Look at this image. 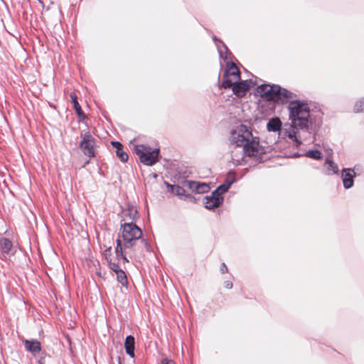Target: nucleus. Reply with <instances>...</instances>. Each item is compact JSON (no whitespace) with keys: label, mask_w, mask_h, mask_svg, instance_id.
I'll return each instance as SVG.
<instances>
[{"label":"nucleus","mask_w":364,"mask_h":364,"mask_svg":"<svg viewBox=\"0 0 364 364\" xmlns=\"http://www.w3.org/2000/svg\"><path fill=\"white\" fill-rule=\"evenodd\" d=\"M282 122L278 117H274L268 122L267 124V129L269 132H277L279 131L280 134L282 133L281 129Z\"/></svg>","instance_id":"nucleus-20"},{"label":"nucleus","mask_w":364,"mask_h":364,"mask_svg":"<svg viewBox=\"0 0 364 364\" xmlns=\"http://www.w3.org/2000/svg\"><path fill=\"white\" fill-rule=\"evenodd\" d=\"M355 173L353 169L343 168L342 171V181L345 188L348 189L353 186V178Z\"/></svg>","instance_id":"nucleus-13"},{"label":"nucleus","mask_w":364,"mask_h":364,"mask_svg":"<svg viewBox=\"0 0 364 364\" xmlns=\"http://www.w3.org/2000/svg\"><path fill=\"white\" fill-rule=\"evenodd\" d=\"M184 186L188 187L190 190L196 191L198 193H206L210 189V187L207 183H199L193 181H184Z\"/></svg>","instance_id":"nucleus-11"},{"label":"nucleus","mask_w":364,"mask_h":364,"mask_svg":"<svg viewBox=\"0 0 364 364\" xmlns=\"http://www.w3.org/2000/svg\"><path fill=\"white\" fill-rule=\"evenodd\" d=\"M120 231L124 240V248L128 250L133 248L136 242L140 241L141 245L147 251H149L148 242L141 238L142 231L134 223H121Z\"/></svg>","instance_id":"nucleus-3"},{"label":"nucleus","mask_w":364,"mask_h":364,"mask_svg":"<svg viewBox=\"0 0 364 364\" xmlns=\"http://www.w3.org/2000/svg\"><path fill=\"white\" fill-rule=\"evenodd\" d=\"M223 197H218L215 195L207 196L204 198L203 203L205 208L209 210H212L215 208L218 207L223 202Z\"/></svg>","instance_id":"nucleus-12"},{"label":"nucleus","mask_w":364,"mask_h":364,"mask_svg":"<svg viewBox=\"0 0 364 364\" xmlns=\"http://www.w3.org/2000/svg\"><path fill=\"white\" fill-rule=\"evenodd\" d=\"M161 364H175V363L171 359L163 358L161 360Z\"/></svg>","instance_id":"nucleus-31"},{"label":"nucleus","mask_w":364,"mask_h":364,"mask_svg":"<svg viewBox=\"0 0 364 364\" xmlns=\"http://www.w3.org/2000/svg\"><path fill=\"white\" fill-rule=\"evenodd\" d=\"M224 286L227 289H232V282L230 281H225L224 282Z\"/></svg>","instance_id":"nucleus-33"},{"label":"nucleus","mask_w":364,"mask_h":364,"mask_svg":"<svg viewBox=\"0 0 364 364\" xmlns=\"http://www.w3.org/2000/svg\"><path fill=\"white\" fill-rule=\"evenodd\" d=\"M123 249H124V245H122V244L121 240L117 239V246L115 248L116 255L117 256H121V257L122 258V259L124 261L128 262V259H127L125 255L124 254Z\"/></svg>","instance_id":"nucleus-25"},{"label":"nucleus","mask_w":364,"mask_h":364,"mask_svg":"<svg viewBox=\"0 0 364 364\" xmlns=\"http://www.w3.org/2000/svg\"><path fill=\"white\" fill-rule=\"evenodd\" d=\"M12 247L13 244L9 239L6 237L0 238V252L2 254L8 255Z\"/></svg>","instance_id":"nucleus-21"},{"label":"nucleus","mask_w":364,"mask_h":364,"mask_svg":"<svg viewBox=\"0 0 364 364\" xmlns=\"http://www.w3.org/2000/svg\"><path fill=\"white\" fill-rule=\"evenodd\" d=\"M354 112H364V98L358 101L354 106L353 108Z\"/></svg>","instance_id":"nucleus-28"},{"label":"nucleus","mask_w":364,"mask_h":364,"mask_svg":"<svg viewBox=\"0 0 364 364\" xmlns=\"http://www.w3.org/2000/svg\"><path fill=\"white\" fill-rule=\"evenodd\" d=\"M245 156H247L242 149H238L235 148L233 151H232L231 159L232 163L237 166L241 165L242 162L244 161Z\"/></svg>","instance_id":"nucleus-17"},{"label":"nucleus","mask_w":364,"mask_h":364,"mask_svg":"<svg viewBox=\"0 0 364 364\" xmlns=\"http://www.w3.org/2000/svg\"><path fill=\"white\" fill-rule=\"evenodd\" d=\"M279 91L280 86L278 85L263 84L257 87V92L262 97L275 102L277 100L278 92Z\"/></svg>","instance_id":"nucleus-8"},{"label":"nucleus","mask_w":364,"mask_h":364,"mask_svg":"<svg viewBox=\"0 0 364 364\" xmlns=\"http://www.w3.org/2000/svg\"><path fill=\"white\" fill-rule=\"evenodd\" d=\"M305 156L314 159H321L323 158L322 153L318 149L309 150L306 152Z\"/></svg>","instance_id":"nucleus-26"},{"label":"nucleus","mask_w":364,"mask_h":364,"mask_svg":"<svg viewBox=\"0 0 364 364\" xmlns=\"http://www.w3.org/2000/svg\"><path fill=\"white\" fill-rule=\"evenodd\" d=\"M109 266V268L115 273L117 272L118 270H121L117 263L110 262Z\"/></svg>","instance_id":"nucleus-30"},{"label":"nucleus","mask_w":364,"mask_h":364,"mask_svg":"<svg viewBox=\"0 0 364 364\" xmlns=\"http://www.w3.org/2000/svg\"><path fill=\"white\" fill-rule=\"evenodd\" d=\"M23 344L26 350L33 354L39 353L41 350V342L36 339L25 340Z\"/></svg>","instance_id":"nucleus-15"},{"label":"nucleus","mask_w":364,"mask_h":364,"mask_svg":"<svg viewBox=\"0 0 364 364\" xmlns=\"http://www.w3.org/2000/svg\"><path fill=\"white\" fill-rule=\"evenodd\" d=\"M296 95L289 90L280 87V91L278 92L277 103H289L288 109L289 112V119L291 121L299 125L304 124L306 117H309L310 108L306 102L296 100Z\"/></svg>","instance_id":"nucleus-2"},{"label":"nucleus","mask_w":364,"mask_h":364,"mask_svg":"<svg viewBox=\"0 0 364 364\" xmlns=\"http://www.w3.org/2000/svg\"><path fill=\"white\" fill-rule=\"evenodd\" d=\"M228 68L225 70L223 75V80L222 82V87L225 89L230 88L233 82L240 80V73L235 63H227Z\"/></svg>","instance_id":"nucleus-6"},{"label":"nucleus","mask_w":364,"mask_h":364,"mask_svg":"<svg viewBox=\"0 0 364 364\" xmlns=\"http://www.w3.org/2000/svg\"><path fill=\"white\" fill-rule=\"evenodd\" d=\"M338 171L339 169L338 165L329 158H326L323 165L324 173L326 175L330 176L338 173Z\"/></svg>","instance_id":"nucleus-16"},{"label":"nucleus","mask_w":364,"mask_h":364,"mask_svg":"<svg viewBox=\"0 0 364 364\" xmlns=\"http://www.w3.org/2000/svg\"><path fill=\"white\" fill-rule=\"evenodd\" d=\"M133 149L140 161L144 165L153 166L157 162L159 149H152L149 146L141 144L135 145Z\"/></svg>","instance_id":"nucleus-5"},{"label":"nucleus","mask_w":364,"mask_h":364,"mask_svg":"<svg viewBox=\"0 0 364 364\" xmlns=\"http://www.w3.org/2000/svg\"><path fill=\"white\" fill-rule=\"evenodd\" d=\"M134 346H135V341L134 336L129 335L126 337L124 341V348L126 350V353L131 357H134Z\"/></svg>","instance_id":"nucleus-18"},{"label":"nucleus","mask_w":364,"mask_h":364,"mask_svg":"<svg viewBox=\"0 0 364 364\" xmlns=\"http://www.w3.org/2000/svg\"><path fill=\"white\" fill-rule=\"evenodd\" d=\"M220 272L222 274L228 272V267L225 263H223L220 267Z\"/></svg>","instance_id":"nucleus-32"},{"label":"nucleus","mask_w":364,"mask_h":364,"mask_svg":"<svg viewBox=\"0 0 364 364\" xmlns=\"http://www.w3.org/2000/svg\"><path fill=\"white\" fill-rule=\"evenodd\" d=\"M112 145L116 149V154L119 159L122 162H126L129 159V156L127 153L123 150L122 144L119 141H112Z\"/></svg>","instance_id":"nucleus-19"},{"label":"nucleus","mask_w":364,"mask_h":364,"mask_svg":"<svg viewBox=\"0 0 364 364\" xmlns=\"http://www.w3.org/2000/svg\"><path fill=\"white\" fill-rule=\"evenodd\" d=\"M230 141L237 147H243L244 152L247 156H253L257 159H262V154L264 152L259 146L258 137H254L250 127L239 124L230 132Z\"/></svg>","instance_id":"nucleus-1"},{"label":"nucleus","mask_w":364,"mask_h":364,"mask_svg":"<svg viewBox=\"0 0 364 364\" xmlns=\"http://www.w3.org/2000/svg\"><path fill=\"white\" fill-rule=\"evenodd\" d=\"M232 181V183L235 181V176L233 172H229L225 183H230Z\"/></svg>","instance_id":"nucleus-29"},{"label":"nucleus","mask_w":364,"mask_h":364,"mask_svg":"<svg viewBox=\"0 0 364 364\" xmlns=\"http://www.w3.org/2000/svg\"><path fill=\"white\" fill-rule=\"evenodd\" d=\"M232 184V181L230 183H224L219 186L213 193V195H215L218 197H223L222 194L227 192Z\"/></svg>","instance_id":"nucleus-24"},{"label":"nucleus","mask_w":364,"mask_h":364,"mask_svg":"<svg viewBox=\"0 0 364 364\" xmlns=\"http://www.w3.org/2000/svg\"><path fill=\"white\" fill-rule=\"evenodd\" d=\"M117 281L122 285L125 286L127 284V277L125 272L121 269L116 272Z\"/></svg>","instance_id":"nucleus-27"},{"label":"nucleus","mask_w":364,"mask_h":364,"mask_svg":"<svg viewBox=\"0 0 364 364\" xmlns=\"http://www.w3.org/2000/svg\"><path fill=\"white\" fill-rule=\"evenodd\" d=\"M213 40L215 42L218 41V43L223 46V48H221L219 44L217 43V47L220 56L221 58H224L225 60L228 59L227 54L229 53V50L226 45L223 41L218 40V38L215 36L213 37Z\"/></svg>","instance_id":"nucleus-23"},{"label":"nucleus","mask_w":364,"mask_h":364,"mask_svg":"<svg viewBox=\"0 0 364 364\" xmlns=\"http://www.w3.org/2000/svg\"><path fill=\"white\" fill-rule=\"evenodd\" d=\"M70 98H71L72 103L73 104V108L75 109V110L77 114L78 115V117H80L82 119H85L86 118V115L85 114V113L82 110L81 107H80V104L77 102V95L75 94H74V93H71L70 94Z\"/></svg>","instance_id":"nucleus-22"},{"label":"nucleus","mask_w":364,"mask_h":364,"mask_svg":"<svg viewBox=\"0 0 364 364\" xmlns=\"http://www.w3.org/2000/svg\"><path fill=\"white\" fill-rule=\"evenodd\" d=\"M139 218L136 207L128 205L121 211V223H134Z\"/></svg>","instance_id":"nucleus-10"},{"label":"nucleus","mask_w":364,"mask_h":364,"mask_svg":"<svg viewBox=\"0 0 364 364\" xmlns=\"http://www.w3.org/2000/svg\"><path fill=\"white\" fill-rule=\"evenodd\" d=\"M306 122H304V125L301 124V125H299L296 123L294 124L293 121H291V124L288 129H283L281 134L292 139L295 142L296 146L298 147L301 144L299 140V139L301 138L299 130L303 132H306L308 134H311L315 132V129L313 127V119L310 112H309V117H306Z\"/></svg>","instance_id":"nucleus-4"},{"label":"nucleus","mask_w":364,"mask_h":364,"mask_svg":"<svg viewBox=\"0 0 364 364\" xmlns=\"http://www.w3.org/2000/svg\"><path fill=\"white\" fill-rule=\"evenodd\" d=\"M168 191L174 193L177 196H178L181 199H191L192 196L190 194H187L186 190L183 187H181L178 185H171L167 182H165Z\"/></svg>","instance_id":"nucleus-14"},{"label":"nucleus","mask_w":364,"mask_h":364,"mask_svg":"<svg viewBox=\"0 0 364 364\" xmlns=\"http://www.w3.org/2000/svg\"><path fill=\"white\" fill-rule=\"evenodd\" d=\"M254 85L251 80H239L237 82H233L230 88L237 97H242Z\"/></svg>","instance_id":"nucleus-9"},{"label":"nucleus","mask_w":364,"mask_h":364,"mask_svg":"<svg viewBox=\"0 0 364 364\" xmlns=\"http://www.w3.org/2000/svg\"><path fill=\"white\" fill-rule=\"evenodd\" d=\"M81 136L82 140L79 144V147L82 153L90 158L95 156L94 146L96 142L95 139L91 135L89 131L86 132L85 134H82Z\"/></svg>","instance_id":"nucleus-7"}]
</instances>
